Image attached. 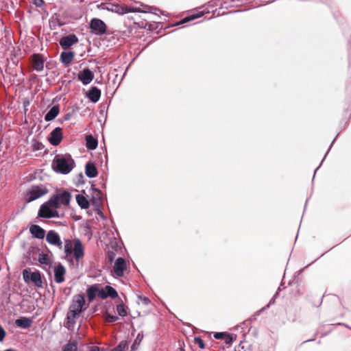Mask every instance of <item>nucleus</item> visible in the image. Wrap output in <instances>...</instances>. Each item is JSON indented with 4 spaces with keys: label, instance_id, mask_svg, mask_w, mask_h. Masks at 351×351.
I'll use <instances>...</instances> for the list:
<instances>
[{
    "label": "nucleus",
    "instance_id": "nucleus-29",
    "mask_svg": "<svg viewBox=\"0 0 351 351\" xmlns=\"http://www.w3.org/2000/svg\"><path fill=\"white\" fill-rule=\"evenodd\" d=\"M62 351H77V346L74 342H69L64 346Z\"/></svg>",
    "mask_w": 351,
    "mask_h": 351
},
{
    "label": "nucleus",
    "instance_id": "nucleus-18",
    "mask_svg": "<svg viewBox=\"0 0 351 351\" xmlns=\"http://www.w3.org/2000/svg\"><path fill=\"white\" fill-rule=\"evenodd\" d=\"M33 321L32 319L22 317L15 321V324L21 328L27 329L32 326Z\"/></svg>",
    "mask_w": 351,
    "mask_h": 351
},
{
    "label": "nucleus",
    "instance_id": "nucleus-15",
    "mask_svg": "<svg viewBox=\"0 0 351 351\" xmlns=\"http://www.w3.org/2000/svg\"><path fill=\"white\" fill-rule=\"evenodd\" d=\"M86 97L93 102H97L101 97V90L96 86H92L86 93Z\"/></svg>",
    "mask_w": 351,
    "mask_h": 351
},
{
    "label": "nucleus",
    "instance_id": "nucleus-45",
    "mask_svg": "<svg viewBox=\"0 0 351 351\" xmlns=\"http://www.w3.org/2000/svg\"><path fill=\"white\" fill-rule=\"evenodd\" d=\"M140 298H141V301L143 302V303L145 305H147L150 302V300L148 298L141 297Z\"/></svg>",
    "mask_w": 351,
    "mask_h": 351
},
{
    "label": "nucleus",
    "instance_id": "nucleus-53",
    "mask_svg": "<svg viewBox=\"0 0 351 351\" xmlns=\"http://www.w3.org/2000/svg\"><path fill=\"white\" fill-rule=\"evenodd\" d=\"M325 157H326V156H324V158L322 159V162H320V164H322V162H323V160H324Z\"/></svg>",
    "mask_w": 351,
    "mask_h": 351
},
{
    "label": "nucleus",
    "instance_id": "nucleus-12",
    "mask_svg": "<svg viewBox=\"0 0 351 351\" xmlns=\"http://www.w3.org/2000/svg\"><path fill=\"white\" fill-rule=\"evenodd\" d=\"M77 78L84 85H87L93 81L94 74L88 68H86L78 73Z\"/></svg>",
    "mask_w": 351,
    "mask_h": 351
},
{
    "label": "nucleus",
    "instance_id": "nucleus-42",
    "mask_svg": "<svg viewBox=\"0 0 351 351\" xmlns=\"http://www.w3.org/2000/svg\"><path fill=\"white\" fill-rule=\"evenodd\" d=\"M202 15V13L201 14H199V15H197V16H192L191 18H185V19H182L180 23L183 24V23H184L186 22L189 21L190 20L197 19V18L199 17Z\"/></svg>",
    "mask_w": 351,
    "mask_h": 351
},
{
    "label": "nucleus",
    "instance_id": "nucleus-49",
    "mask_svg": "<svg viewBox=\"0 0 351 351\" xmlns=\"http://www.w3.org/2000/svg\"><path fill=\"white\" fill-rule=\"evenodd\" d=\"M79 177H80V179H83L84 178V176L82 173H80L79 175Z\"/></svg>",
    "mask_w": 351,
    "mask_h": 351
},
{
    "label": "nucleus",
    "instance_id": "nucleus-31",
    "mask_svg": "<svg viewBox=\"0 0 351 351\" xmlns=\"http://www.w3.org/2000/svg\"><path fill=\"white\" fill-rule=\"evenodd\" d=\"M93 198L95 201L98 202V204H101L102 202V192L96 189Z\"/></svg>",
    "mask_w": 351,
    "mask_h": 351
},
{
    "label": "nucleus",
    "instance_id": "nucleus-43",
    "mask_svg": "<svg viewBox=\"0 0 351 351\" xmlns=\"http://www.w3.org/2000/svg\"><path fill=\"white\" fill-rule=\"evenodd\" d=\"M5 336V331L0 325V341H2Z\"/></svg>",
    "mask_w": 351,
    "mask_h": 351
},
{
    "label": "nucleus",
    "instance_id": "nucleus-30",
    "mask_svg": "<svg viewBox=\"0 0 351 351\" xmlns=\"http://www.w3.org/2000/svg\"><path fill=\"white\" fill-rule=\"evenodd\" d=\"M38 262L42 265H48L49 263V258L47 254H41L38 256Z\"/></svg>",
    "mask_w": 351,
    "mask_h": 351
},
{
    "label": "nucleus",
    "instance_id": "nucleus-44",
    "mask_svg": "<svg viewBox=\"0 0 351 351\" xmlns=\"http://www.w3.org/2000/svg\"><path fill=\"white\" fill-rule=\"evenodd\" d=\"M45 3L44 1L43 0H35L34 1V4L36 7H38V8H40L43 5V4Z\"/></svg>",
    "mask_w": 351,
    "mask_h": 351
},
{
    "label": "nucleus",
    "instance_id": "nucleus-2",
    "mask_svg": "<svg viewBox=\"0 0 351 351\" xmlns=\"http://www.w3.org/2000/svg\"><path fill=\"white\" fill-rule=\"evenodd\" d=\"M64 252L66 256H69L73 254L77 262H79L84 256V247L82 241L79 239H75L73 243L71 239H65Z\"/></svg>",
    "mask_w": 351,
    "mask_h": 351
},
{
    "label": "nucleus",
    "instance_id": "nucleus-54",
    "mask_svg": "<svg viewBox=\"0 0 351 351\" xmlns=\"http://www.w3.org/2000/svg\"><path fill=\"white\" fill-rule=\"evenodd\" d=\"M274 1H275V0H273V1H269L268 3H274Z\"/></svg>",
    "mask_w": 351,
    "mask_h": 351
},
{
    "label": "nucleus",
    "instance_id": "nucleus-19",
    "mask_svg": "<svg viewBox=\"0 0 351 351\" xmlns=\"http://www.w3.org/2000/svg\"><path fill=\"white\" fill-rule=\"evenodd\" d=\"M75 56L73 51H62L60 53L61 62L64 65H69L71 63Z\"/></svg>",
    "mask_w": 351,
    "mask_h": 351
},
{
    "label": "nucleus",
    "instance_id": "nucleus-35",
    "mask_svg": "<svg viewBox=\"0 0 351 351\" xmlns=\"http://www.w3.org/2000/svg\"><path fill=\"white\" fill-rule=\"evenodd\" d=\"M127 346L125 341H121L119 345L113 349L114 351H123Z\"/></svg>",
    "mask_w": 351,
    "mask_h": 351
},
{
    "label": "nucleus",
    "instance_id": "nucleus-57",
    "mask_svg": "<svg viewBox=\"0 0 351 351\" xmlns=\"http://www.w3.org/2000/svg\"><path fill=\"white\" fill-rule=\"evenodd\" d=\"M111 351H114L113 349Z\"/></svg>",
    "mask_w": 351,
    "mask_h": 351
},
{
    "label": "nucleus",
    "instance_id": "nucleus-56",
    "mask_svg": "<svg viewBox=\"0 0 351 351\" xmlns=\"http://www.w3.org/2000/svg\"><path fill=\"white\" fill-rule=\"evenodd\" d=\"M318 168H319V167L316 169H315V173H314L315 174V173H316V171H317Z\"/></svg>",
    "mask_w": 351,
    "mask_h": 351
},
{
    "label": "nucleus",
    "instance_id": "nucleus-33",
    "mask_svg": "<svg viewBox=\"0 0 351 351\" xmlns=\"http://www.w3.org/2000/svg\"><path fill=\"white\" fill-rule=\"evenodd\" d=\"M118 319L119 317L117 315H111L108 313L105 315V321L106 322L112 323L116 322Z\"/></svg>",
    "mask_w": 351,
    "mask_h": 351
},
{
    "label": "nucleus",
    "instance_id": "nucleus-9",
    "mask_svg": "<svg viewBox=\"0 0 351 351\" xmlns=\"http://www.w3.org/2000/svg\"><path fill=\"white\" fill-rule=\"evenodd\" d=\"M46 241L51 245H55L58 248L62 247V242L60 235L54 230H49L46 236Z\"/></svg>",
    "mask_w": 351,
    "mask_h": 351
},
{
    "label": "nucleus",
    "instance_id": "nucleus-22",
    "mask_svg": "<svg viewBox=\"0 0 351 351\" xmlns=\"http://www.w3.org/2000/svg\"><path fill=\"white\" fill-rule=\"evenodd\" d=\"M81 313L75 311V310H73L71 308H69V310L67 313V315H66V319H67V322L66 324H75L76 322V320L77 319V317L80 316Z\"/></svg>",
    "mask_w": 351,
    "mask_h": 351
},
{
    "label": "nucleus",
    "instance_id": "nucleus-6",
    "mask_svg": "<svg viewBox=\"0 0 351 351\" xmlns=\"http://www.w3.org/2000/svg\"><path fill=\"white\" fill-rule=\"evenodd\" d=\"M90 28L93 34L98 36L106 34L107 30L106 23L102 20L96 18L90 20Z\"/></svg>",
    "mask_w": 351,
    "mask_h": 351
},
{
    "label": "nucleus",
    "instance_id": "nucleus-38",
    "mask_svg": "<svg viewBox=\"0 0 351 351\" xmlns=\"http://www.w3.org/2000/svg\"><path fill=\"white\" fill-rule=\"evenodd\" d=\"M143 338V333H138V334L137 335V336H136V337L135 340H134V344H133V346H132V348H134V344H136H136L139 345V344H140V343L141 342V341H142Z\"/></svg>",
    "mask_w": 351,
    "mask_h": 351
},
{
    "label": "nucleus",
    "instance_id": "nucleus-13",
    "mask_svg": "<svg viewBox=\"0 0 351 351\" xmlns=\"http://www.w3.org/2000/svg\"><path fill=\"white\" fill-rule=\"evenodd\" d=\"M126 267L125 261L122 257H119L113 266V269L115 275L117 277H121L123 275V271Z\"/></svg>",
    "mask_w": 351,
    "mask_h": 351
},
{
    "label": "nucleus",
    "instance_id": "nucleus-50",
    "mask_svg": "<svg viewBox=\"0 0 351 351\" xmlns=\"http://www.w3.org/2000/svg\"><path fill=\"white\" fill-rule=\"evenodd\" d=\"M313 340H314V339H308V340L304 341L303 343H306V342H308V341H313Z\"/></svg>",
    "mask_w": 351,
    "mask_h": 351
},
{
    "label": "nucleus",
    "instance_id": "nucleus-47",
    "mask_svg": "<svg viewBox=\"0 0 351 351\" xmlns=\"http://www.w3.org/2000/svg\"><path fill=\"white\" fill-rule=\"evenodd\" d=\"M90 351H99V348L97 346H93Z\"/></svg>",
    "mask_w": 351,
    "mask_h": 351
},
{
    "label": "nucleus",
    "instance_id": "nucleus-3",
    "mask_svg": "<svg viewBox=\"0 0 351 351\" xmlns=\"http://www.w3.org/2000/svg\"><path fill=\"white\" fill-rule=\"evenodd\" d=\"M99 9L106 10L108 11H110L114 13L118 14H126L128 12H152V8L150 7H147V10H141L139 8H132V7H122L117 4L110 3H101L98 6Z\"/></svg>",
    "mask_w": 351,
    "mask_h": 351
},
{
    "label": "nucleus",
    "instance_id": "nucleus-11",
    "mask_svg": "<svg viewBox=\"0 0 351 351\" xmlns=\"http://www.w3.org/2000/svg\"><path fill=\"white\" fill-rule=\"evenodd\" d=\"M62 139V128L60 127L56 128L50 133L48 140L49 142L53 146L58 145Z\"/></svg>",
    "mask_w": 351,
    "mask_h": 351
},
{
    "label": "nucleus",
    "instance_id": "nucleus-28",
    "mask_svg": "<svg viewBox=\"0 0 351 351\" xmlns=\"http://www.w3.org/2000/svg\"><path fill=\"white\" fill-rule=\"evenodd\" d=\"M278 295V292L276 291V293H275L274 296L270 300L269 303L266 306L263 307L260 311H258L256 313V314L258 315H260L263 311H264L265 310L269 308L271 305L274 304L275 303V302H276V298Z\"/></svg>",
    "mask_w": 351,
    "mask_h": 351
},
{
    "label": "nucleus",
    "instance_id": "nucleus-16",
    "mask_svg": "<svg viewBox=\"0 0 351 351\" xmlns=\"http://www.w3.org/2000/svg\"><path fill=\"white\" fill-rule=\"evenodd\" d=\"M29 232L33 236V237L38 239H44L45 235V230L42 228L40 226L36 224L30 226Z\"/></svg>",
    "mask_w": 351,
    "mask_h": 351
},
{
    "label": "nucleus",
    "instance_id": "nucleus-51",
    "mask_svg": "<svg viewBox=\"0 0 351 351\" xmlns=\"http://www.w3.org/2000/svg\"><path fill=\"white\" fill-rule=\"evenodd\" d=\"M5 351H16V350H14L12 349H8V350H5Z\"/></svg>",
    "mask_w": 351,
    "mask_h": 351
},
{
    "label": "nucleus",
    "instance_id": "nucleus-4",
    "mask_svg": "<svg viewBox=\"0 0 351 351\" xmlns=\"http://www.w3.org/2000/svg\"><path fill=\"white\" fill-rule=\"evenodd\" d=\"M71 198V193L68 191H58L55 195L49 199V204L52 208H58L61 205L68 206Z\"/></svg>",
    "mask_w": 351,
    "mask_h": 351
},
{
    "label": "nucleus",
    "instance_id": "nucleus-1",
    "mask_svg": "<svg viewBox=\"0 0 351 351\" xmlns=\"http://www.w3.org/2000/svg\"><path fill=\"white\" fill-rule=\"evenodd\" d=\"M75 166V162L69 154L56 155L51 164L55 172L64 175L69 173Z\"/></svg>",
    "mask_w": 351,
    "mask_h": 351
},
{
    "label": "nucleus",
    "instance_id": "nucleus-34",
    "mask_svg": "<svg viewBox=\"0 0 351 351\" xmlns=\"http://www.w3.org/2000/svg\"><path fill=\"white\" fill-rule=\"evenodd\" d=\"M194 342L195 344L198 346V347L201 349H204L205 348L204 343L203 340L199 337H197L194 338Z\"/></svg>",
    "mask_w": 351,
    "mask_h": 351
},
{
    "label": "nucleus",
    "instance_id": "nucleus-7",
    "mask_svg": "<svg viewBox=\"0 0 351 351\" xmlns=\"http://www.w3.org/2000/svg\"><path fill=\"white\" fill-rule=\"evenodd\" d=\"M23 276L25 282H28L29 280H31L36 287L40 288L43 287L41 274L39 271L30 273L27 270L24 269L23 271Z\"/></svg>",
    "mask_w": 351,
    "mask_h": 351
},
{
    "label": "nucleus",
    "instance_id": "nucleus-32",
    "mask_svg": "<svg viewBox=\"0 0 351 351\" xmlns=\"http://www.w3.org/2000/svg\"><path fill=\"white\" fill-rule=\"evenodd\" d=\"M117 311L121 317H125L127 315V312L123 304H118L117 306Z\"/></svg>",
    "mask_w": 351,
    "mask_h": 351
},
{
    "label": "nucleus",
    "instance_id": "nucleus-27",
    "mask_svg": "<svg viewBox=\"0 0 351 351\" xmlns=\"http://www.w3.org/2000/svg\"><path fill=\"white\" fill-rule=\"evenodd\" d=\"M105 289L108 297L110 296L112 298H116L118 297V293L117 291L112 287L110 285H106L105 287Z\"/></svg>",
    "mask_w": 351,
    "mask_h": 351
},
{
    "label": "nucleus",
    "instance_id": "nucleus-21",
    "mask_svg": "<svg viewBox=\"0 0 351 351\" xmlns=\"http://www.w3.org/2000/svg\"><path fill=\"white\" fill-rule=\"evenodd\" d=\"M52 206L49 204V200L44 203L40 208L38 210V215L42 218H46L45 215H50V212L51 211Z\"/></svg>",
    "mask_w": 351,
    "mask_h": 351
},
{
    "label": "nucleus",
    "instance_id": "nucleus-41",
    "mask_svg": "<svg viewBox=\"0 0 351 351\" xmlns=\"http://www.w3.org/2000/svg\"><path fill=\"white\" fill-rule=\"evenodd\" d=\"M226 336V332H215L214 337L216 339H222Z\"/></svg>",
    "mask_w": 351,
    "mask_h": 351
},
{
    "label": "nucleus",
    "instance_id": "nucleus-17",
    "mask_svg": "<svg viewBox=\"0 0 351 351\" xmlns=\"http://www.w3.org/2000/svg\"><path fill=\"white\" fill-rule=\"evenodd\" d=\"M32 67L37 72H40L44 68V60L38 54H34L32 58Z\"/></svg>",
    "mask_w": 351,
    "mask_h": 351
},
{
    "label": "nucleus",
    "instance_id": "nucleus-39",
    "mask_svg": "<svg viewBox=\"0 0 351 351\" xmlns=\"http://www.w3.org/2000/svg\"><path fill=\"white\" fill-rule=\"evenodd\" d=\"M45 217H47V219H50V218H53V217H59V214L57 210L51 209V211L50 212V215H45Z\"/></svg>",
    "mask_w": 351,
    "mask_h": 351
},
{
    "label": "nucleus",
    "instance_id": "nucleus-36",
    "mask_svg": "<svg viewBox=\"0 0 351 351\" xmlns=\"http://www.w3.org/2000/svg\"><path fill=\"white\" fill-rule=\"evenodd\" d=\"M97 296L101 299H106L108 298L106 289H99L97 292Z\"/></svg>",
    "mask_w": 351,
    "mask_h": 351
},
{
    "label": "nucleus",
    "instance_id": "nucleus-8",
    "mask_svg": "<svg viewBox=\"0 0 351 351\" xmlns=\"http://www.w3.org/2000/svg\"><path fill=\"white\" fill-rule=\"evenodd\" d=\"M84 304H85L84 297L81 294H78L73 297L72 303L70 305L69 308L73 310H75L80 313H82V311H84L85 310V308H84Z\"/></svg>",
    "mask_w": 351,
    "mask_h": 351
},
{
    "label": "nucleus",
    "instance_id": "nucleus-55",
    "mask_svg": "<svg viewBox=\"0 0 351 351\" xmlns=\"http://www.w3.org/2000/svg\"><path fill=\"white\" fill-rule=\"evenodd\" d=\"M154 10H155L156 11H158V12L160 11V10H158V9H157V8H154Z\"/></svg>",
    "mask_w": 351,
    "mask_h": 351
},
{
    "label": "nucleus",
    "instance_id": "nucleus-20",
    "mask_svg": "<svg viewBox=\"0 0 351 351\" xmlns=\"http://www.w3.org/2000/svg\"><path fill=\"white\" fill-rule=\"evenodd\" d=\"M85 173L88 178H95L98 174V171L94 164L88 162L85 166Z\"/></svg>",
    "mask_w": 351,
    "mask_h": 351
},
{
    "label": "nucleus",
    "instance_id": "nucleus-46",
    "mask_svg": "<svg viewBox=\"0 0 351 351\" xmlns=\"http://www.w3.org/2000/svg\"><path fill=\"white\" fill-rule=\"evenodd\" d=\"M71 118V114L70 113H67L64 115V120L66 121H68Z\"/></svg>",
    "mask_w": 351,
    "mask_h": 351
},
{
    "label": "nucleus",
    "instance_id": "nucleus-5",
    "mask_svg": "<svg viewBox=\"0 0 351 351\" xmlns=\"http://www.w3.org/2000/svg\"><path fill=\"white\" fill-rule=\"evenodd\" d=\"M48 192L46 187L43 185L32 186L27 195L28 202L36 200Z\"/></svg>",
    "mask_w": 351,
    "mask_h": 351
},
{
    "label": "nucleus",
    "instance_id": "nucleus-23",
    "mask_svg": "<svg viewBox=\"0 0 351 351\" xmlns=\"http://www.w3.org/2000/svg\"><path fill=\"white\" fill-rule=\"evenodd\" d=\"M60 110L58 106H53L45 114V120L51 121L53 120L59 114Z\"/></svg>",
    "mask_w": 351,
    "mask_h": 351
},
{
    "label": "nucleus",
    "instance_id": "nucleus-40",
    "mask_svg": "<svg viewBox=\"0 0 351 351\" xmlns=\"http://www.w3.org/2000/svg\"><path fill=\"white\" fill-rule=\"evenodd\" d=\"M115 256H116V254L114 252H113V251L108 252V258L110 262H112L114 260Z\"/></svg>",
    "mask_w": 351,
    "mask_h": 351
},
{
    "label": "nucleus",
    "instance_id": "nucleus-48",
    "mask_svg": "<svg viewBox=\"0 0 351 351\" xmlns=\"http://www.w3.org/2000/svg\"><path fill=\"white\" fill-rule=\"evenodd\" d=\"M335 138L332 141L331 145H330V147L328 149V150L327 151L326 154H325V156H326L327 154L328 153L329 150L330 149V148L332 147V143H334Z\"/></svg>",
    "mask_w": 351,
    "mask_h": 351
},
{
    "label": "nucleus",
    "instance_id": "nucleus-10",
    "mask_svg": "<svg viewBox=\"0 0 351 351\" xmlns=\"http://www.w3.org/2000/svg\"><path fill=\"white\" fill-rule=\"evenodd\" d=\"M77 42V37L73 34H70L60 38V45L62 49H67Z\"/></svg>",
    "mask_w": 351,
    "mask_h": 351
},
{
    "label": "nucleus",
    "instance_id": "nucleus-24",
    "mask_svg": "<svg viewBox=\"0 0 351 351\" xmlns=\"http://www.w3.org/2000/svg\"><path fill=\"white\" fill-rule=\"evenodd\" d=\"M97 292L98 285H93L87 289L86 293L89 302H93L94 300L96 295H97Z\"/></svg>",
    "mask_w": 351,
    "mask_h": 351
},
{
    "label": "nucleus",
    "instance_id": "nucleus-25",
    "mask_svg": "<svg viewBox=\"0 0 351 351\" xmlns=\"http://www.w3.org/2000/svg\"><path fill=\"white\" fill-rule=\"evenodd\" d=\"M76 201L79 206L82 209H86L89 207L88 200L82 195H77Z\"/></svg>",
    "mask_w": 351,
    "mask_h": 351
},
{
    "label": "nucleus",
    "instance_id": "nucleus-14",
    "mask_svg": "<svg viewBox=\"0 0 351 351\" xmlns=\"http://www.w3.org/2000/svg\"><path fill=\"white\" fill-rule=\"evenodd\" d=\"M65 274V267L61 263H58L54 268L55 281L59 284L63 282L64 281Z\"/></svg>",
    "mask_w": 351,
    "mask_h": 351
},
{
    "label": "nucleus",
    "instance_id": "nucleus-37",
    "mask_svg": "<svg viewBox=\"0 0 351 351\" xmlns=\"http://www.w3.org/2000/svg\"><path fill=\"white\" fill-rule=\"evenodd\" d=\"M225 343L227 346H230L233 342V338L231 335L226 333V336L224 337Z\"/></svg>",
    "mask_w": 351,
    "mask_h": 351
},
{
    "label": "nucleus",
    "instance_id": "nucleus-26",
    "mask_svg": "<svg viewBox=\"0 0 351 351\" xmlns=\"http://www.w3.org/2000/svg\"><path fill=\"white\" fill-rule=\"evenodd\" d=\"M86 147L89 149H95L97 147V141L92 136L88 135L86 137Z\"/></svg>",
    "mask_w": 351,
    "mask_h": 351
},
{
    "label": "nucleus",
    "instance_id": "nucleus-52",
    "mask_svg": "<svg viewBox=\"0 0 351 351\" xmlns=\"http://www.w3.org/2000/svg\"><path fill=\"white\" fill-rule=\"evenodd\" d=\"M280 289H282V287H279L277 291L279 292Z\"/></svg>",
    "mask_w": 351,
    "mask_h": 351
}]
</instances>
